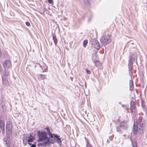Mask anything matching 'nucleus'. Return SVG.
<instances>
[{"instance_id":"obj_1","label":"nucleus","mask_w":147,"mask_h":147,"mask_svg":"<svg viewBox=\"0 0 147 147\" xmlns=\"http://www.w3.org/2000/svg\"><path fill=\"white\" fill-rule=\"evenodd\" d=\"M37 134L39 137L38 140L39 141H41L43 140H46V142L40 144V145L44 147H49V138L47 136L46 132L38 131L37 132Z\"/></svg>"},{"instance_id":"obj_2","label":"nucleus","mask_w":147,"mask_h":147,"mask_svg":"<svg viewBox=\"0 0 147 147\" xmlns=\"http://www.w3.org/2000/svg\"><path fill=\"white\" fill-rule=\"evenodd\" d=\"M144 126V122L140 120H139L137 123H134L133 126L134 134H137L138 133L140 134L143 133Z\"/></svg>"},{"instance_id":"obj_3","label":"nucleus","mask_w":147,"mask_h":147,"mask_svg":"<svg viewBox=\"0 0 147 147\" xmlns=\"http://www.w3.org/2000/svg\"><path fill=\"white\" fill-rule=\"evenodd\" d=\"M135 60L136 58L135 57L133 58L132 56L131 55L129 56L128 66L129 70V74L131 76H132L133 62L134 61H135Z\"/></svg>"},{"instance_id":"obj_4","label":"nucleus","mask_w":147,"mask_h":147,"mask_svg":"<svg viewBox=\"0 0 147 147\" xmlns=\"http://www.w3.org/2000/svg\"><path fill=\"white\" fill-rule=\"evenodd\" d=\"M100 41L102 45L105 46L110 43L111 40L109 36H105L100 39Z\"/></svg>"},{"instance_id":"obj_5","label":"nucleus","mask_w":147,"mask_h":147,"mask_svg":"<svg viewBox=\"0 0 147 147\" xmlns=\"http://www.w3.org/2000/svg\"><path fill=\"white\" fill-rule=\"evenodd\" d=\"M3 66L5 69H7L10 68L11 66V61L8 60H5L3 63Z\"/></svg>"},{"instance_id":"obj_6","label":"nucleus","mask_w":147,"mask_h":147,"mask_svg":"<svg viewBox=\"0 0 147 147\" xmlns=\"http://www.w3.org/2000/svg\"><path fill=\"white\" fill-rule=\"evenodd\" d=\"M12 129V126L11 123L9 121L7 122L6 125V129L7 134H9L11 133Z\"/></svg>"},{"instance_id":"obj_7","label":"nucleus","mask_w":147,"mask_h":147,"mask_svg":"<svg viewBox=\"0 0 147 147\" xmlns=\"http://www.w3.org/2000/svg\"><path fill=\"white\" fill-rule=\"evenodd\" d=\"M92 46L97 49H99V44L97 40H93L92 41Z\"/></svg>"},{"instance_id":"obj_8","label":"nucleus","mask_w":147,"mask_h":147,"mask_svg":"<svg viewBox=\"0 0 147 147\" xmlns=\"http://www.w3.org/2000/svg\"><path fill=\"white\" fill-rule=\"evenodd\" d=\"M135 106L134 102L133 101H131L130 102V110L131 113L135 112Z\"/></svg>"},{"instance_id":"obj_9","label":"nucleus","mask_w":147,"mask_h":147,"mask_svg":"<svg viewBox=\"0 0 147 147\" xmlns=\"http://www.w3.org/2000/svg\"><path fill=\"white\" fill-rule=\"evenodd\" d=\"M119 127L121 128H123V129H125L127 128V124L124 122H121L119 126Z\"/></svg>"},{"instance_id":"obj_10","label":"nucleus","mask_w":147,"mask_h":147,"mask_svg":"<svg viewBox=\"0 0 147 147\" xmlns=\"http://www.w3.org/2000/svg\"><path fill=\"white\" fill-rule=\"evenodd\" d=\"M4 127L5 122L3 120L0 119V129L4 130Z\"/></svg>"},{"instance_id":"obj_11","label":"nucleus","mask_w":147,"mask_h":147,"mask_svg":"<svg viewBox=\"0 0 147 147\" xmlns=\"http://www.w3.org/2000/svg\"><path fill=\"white\" fill-rule=\"evenodd\" d=\"M94 58V56H93L92 57V61H93L95 63V65H96V66H99L100 65H101V63L100 62L97 60H96V62H95V61L93 60Z\"/></svg>"},{"instance_id":"obj_12","label":"nucleus","mask_w":147,"mask_h":147,"mask_svg":"<svg viewBox=\"0 0 147 147\" xmlns=\"http://www.w3.org/2000/svg\"><path fill=\"white\" fill-rule=\"evenodd\" d=\"M129 83L130 90L131 91H132L133 90L134 88L133 82L131 80L129 81Z\"/></svg>"},{"instance_id":"obj_13","label":"nucleus","mask_w":147,"mask_h":147,"mask_svg":"<svg viewBox=\"0 0 147 147\" xmlns=\"http://www.w3.org/2000/svg\"><path fill=\"white\" fill-rule=\"evenodd\" d=\"M45 75L40 74L38 75V78L40 80H43L45 78Z\"/></svg>"},{"instance_id":"obj_14","label":"nucleus","mask_w":147,"mask_h":147,"mask_svg":"<svg viewBox=\"0 0 147 147\" xmlns=\"http://www.w3.org/2000/svg\"><path fill=\"white\" fill-rule=\"evenodd\" d=\"M52 36L55 45H56L57 43V40L56 38L55 35V34H53Z\"/></svg>"},{"instance_id":"obj_15","label":"nucleus","mask_w":147,"mask_h":147,"mask_svg":"<svg viewBox=\"0 0 147 147\" xmlns=\"http://www.w3.org/2000/svg\"><path fill=\"white\" fill-rule=\"evenodd\" d=\"M2 80L3 84L5 85H9V82L7 80L3 78Z\"/></svg>"},{"instance_id":"obj_16","label":"nucleus","mask_w":147,"mask_h":147,"mask_svg":"<svg viewBox=\"0 0 147 147\" xmlns=\"http://www.w3.org/2000/svg\"><path fill=\"white\" fill-rule=\"evenodd\" d=\"M28 138L29 139L28 140V141L29 142H32L34 139V137L33 136H31V135H30V136L28 137Z\"/></svg>"},{"instance_id":"obj_17","label":"nucleus","mask_w":147,"mask_h":147,"mask_svg":"<svg viewBox=\"0 0 147 147\" xmlns=\"http://www.w3.org/2000/svg\"><path fill=\"white\" fill-rule=\"evenodd\" d=\"M4 141L6 142L5 145L6 147H10V142L9 141H6L4 139Z\"/></svg>"},{"instance_id":"obj_18","label":"nucleus","mask_w":147,"mask_h":147,"mask_svg":"<svg viewBox=\"0 0 147 147\" xmlns=\"http://www.w3.org/2000/svg\"><path fill=\"white\" fill-rule=\"evenodd\" d=\"M54 137L56 138L57 140V142H61V138H59V136L56 135H54Z\"/></svg>"},{"instance_id":"obj_19","label":"nucleus","mask_w":147,"mask_h":147,"mask_svg":"<svg viewBox=\"0 0 147 147\" xmlns=\"http://www.w3.org/2000/svg\"><path fill=\"white\" fill-rule=\"evenodd\" d=\"M88 41L87 40H84L83 42V45L84 47H85L87 44Z\"/></svg>"},{"instance_id":"obj_20","label":"nucleus","mask_w":147,"mask_h":147,"mask_svg":"<svg viewBox=\"0 0 147 147\" xmlns=\"http://www.w3.org/2000/svg\"><path fill=\"white\" fill-rule=\"evenodd\" d=\"M9 74V71L8 70H5L4 74V75L5 76H8Z\"/></svg>"},{"instance_id":"obj_21","label":"nucleus","mask_w":147,"mask_h":147,"mask_svg":"<svg viewBox=\"0 0 147 147\" xmlns=\"http://www.w3.org/2000/svg\"><path fill=\"white\" fill-rule=\"evenodd\" d=\"M86 147H92V146L88 142V140H87Z\"/></svg>"},{"instance_id":"obj_22","label":"nucleus","mask_w":147,"mask_h":147,"mask_svg":"<svg viewBox=\"0 0 147 147\" xmlns=\"http://www.w3.org/2000/svg\"><path fill=\"white\" fill-rule=\"evenodd\" d=\"M48 134L49 135V136L51 138H53V136H54V135H55V134H54L51 133V132L49 133Z\"/></svg>"},{"instance_id":"obj_23","label":"nucleus","mask_w":147,"mask_h":147,"mask_svg":"<svg viewBox=\"0 0 147 147\" xmlns=\"http://www.w3.org/2000/svg\"><path fill=\"white\" fill-rule=\"evenodd\" d=\"M132 144L133 147H137V144L136 142H132Z\"/></svg>"},{"instance_id":"obj_24","label":"nucleus","mask_w":147,"mask_h":147,"mask_svg":"<svg viewBox=\"0 0 147 147\" xmlns=\"http://www.w3.org/2000/svg\"><path fill=\"white\" fill-rule=\"evenodd\" d=\"M45 129L47 130V132L48 133V134L51 132L50 131V129L49 128L48 126H47L46 128H45Z\"/></svg>"},{"instance_id":"obj_25","label":"nucleus","mask_w":147,"mask_h":147,"mask_svg":"<svg viewBox=\"0 0 147 147\" xmlns=\"http://www.w3.org/2000/svg\"><path fill=\"white\" fill-rule=\"evenodd\" d=\"M123 129V128H121L119 127H118L117 128V131L119 132L121 131V129Z\"/></svg>"},{"instance_id":"obj_26","label":"nucleus","mask_w":147,"mask_h":147,"mask_svg":"<svg viewBox=\"0 0 147 147\" xmlns=\"http://www.w3.org/2000/svg\"><path fill=\"white\" fill-rule=\"evenodd\" d=\"M48 2L50 4H52L53 3V0H48Z\"/></svg>"},{"instance_id":"obj_27","label":"nucleus","mask_w":147,"mask_h":147,"mask_svg":"<svg viewBox=\"0 0 147 147\" xmlns=\"http://www.w3.org/2000/svg\"><path fill=\"white\" fill-rule=\"evenodd\" d=\"M86 72L87 74H90L91 71H90L89 70L87 69H86Z\"/></svg>"},{"instance_id":"obj_28","label":"nucleus","mask_w":147,"mask_h":147,"mask_svg":"<svg viewBox=\"0 0 147 147\" xmlns=\"http://www.w3.org/2000/svg\"><path fill=\"white\" fill-rule=\"evenodd\" d=\"M113 137H114V136H110V137H109V139L110 140H112L113 139Z\"/></svg>"},{"instance_id":"obj_29","label":"nucleus","mask_w":147,"mask_h":147,"mask_svg":"<svg viewBox=\"0 0 147 147\" xmlns=\"http://www.w3.org/2000/svg\"><path fill=\"white\" fill-rule=\"evenodd\" d=\"M3 71V69L1 67V66L0 64V72H1Z\"/></svg>"},{"instance_id":"obj_30","label":"nucleus","mask_w":147,"mask_h":147,"mask_svg":"<svg viewBox=\"0 0 147 147\" xmlns=\"http://www.w3.org/2000/svg\"><path fill=\"white\" fill-rule=\"evenodd\" d=\"M26 24L28 26H29L30 25V23L28 22H26Z\"/></svg>"},{"instance_id":"obj_31","label":"nucleus","mask_w":147,"mask_h":147,"mask_svg":"<svg viewBox=\"0 0 147 147\" xmlns=\"http://www.w3.org/2000/svg\"><path fill=\"white\" fill-rule=\"evenodd\" d=\"M31 147H36V145L34 144H32Z\"/></svg>"},{"instance_id":"obj_32","label":"nucleus","mask_w":147,"mask_h":147,"mask_svg":"<svg viewBox=\"0 0 147 147\" xmlns=\"http://www.w3.org/2000/svg\"><path fill=\"white\" fill-rule=\"evenodd\" d=\"M131 44H132V45H133V44H134V43H131L130 42H128V45H130Z\"/></svg>"},{"instance_id":"obj_33","label":"nucleus","mask_w":147,"mask_h":147,"mask_svg":"<svg viewBox=\"0 0 147 147\" xmlns=\"http://www.w3.org/2000/svg\"><path fill=\"white\" fill-rule=\"evenodd\" d=\"M45 67H46L45 68V70L44 71H43V72H44L45 71V70H47V66H45Z\"/></svg>"},{"instance_id":"obj_34","label":"nucleus","mask_w":147,"mask_h":147,"mask_svg":"<svg viewBox=\"0 0 147 147\" xmlns=\"http://www.w3.org/2000/svg\"><path fill=\"white\" fill-rule=\"evenodd\" d=\"M28 144H29L30 145H31V144L29 142L28 143Z\"/></svg>"},{"instance_id":"obj_35","label":"nucleus","mask_w":147,"mask_h":147,"mask_svg":"<svg viewBox=\"0 0 147 147\" xmlns=\"http://www.w3.org/2000/svg\"><path fill=\"white\" fill-rule=\"evenodd\" d=\"M84 0V2H85V0Z\"/></svg>"}]
</instances>
